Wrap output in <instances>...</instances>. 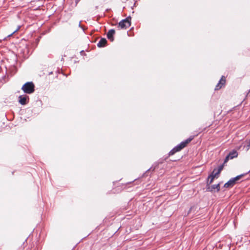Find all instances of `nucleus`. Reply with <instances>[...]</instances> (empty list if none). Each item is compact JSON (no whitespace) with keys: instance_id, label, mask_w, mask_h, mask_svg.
<instances>
[{"instance_id":"f257e3e1","label":"nucleus","mask_w":250,"mask_h":250,"mask_svg":"<svg viewBox=\"0 0 250 250\" xmlns=\"http://www.w3.org/2000/svg\"><path fill=\"white\" fill-rule=\"evenodd\" d=\"M193 139V137H190L186 140L181 142L180 144L174 147L169 152V156L174 155L176 152L180 151L181 150L183 149L184 147L187 146V145Z\"/></svg>"},{"instance_id":"f03ea898","label":"nucleus","mask_w":250,"mask_h":250,"mask_svg":"<svg viewBox=\"0 0 250 250\" xmlns=\"http://www.w3.org/2000/svg\"><path fill=\"white\" fill-rule=\"evenodd\" d=\"M21 89L26 94H31L35 91V85L32 82H27L22 85Z\"/></svg>"},{"instance_id":"7ed1b4c3","label":"nucleus","mask_w":250,"mask_h":250,"mask_svg":"<svg viewBox=\"0 0 250 250\" xmlns=\"http://www.w3.org/2000/svg\"><path fill=\"white\" fill-rule=\"evenodd\" d=\"M131 25V18L128 17L121 21L118 24V28L121 29H126Z\"/></svg>"},{"instance_id":"20e7f679","label":"nucleus","mask_w":250,"mask_h":250,"mask_svg":"<svg viewBox=\"0 0 250 250\" xmlns=\"http://www.w3.org/2000/svg\"><path fill=\"white\" fill-rule=\"evenodd\" d=\"M244 176L243 174H241L236 176L235 178H231L230 179L228 182L225 184L224 185V188H231L234 186V185L236 183V182L240 180L242 177Z\"/></svg>"},{"instance_id":"39448f33","label":"nucleus","mask_w":250,"mask_h":250,"mask_svg":"<svg viewBox=\"0 0 250 250\" xmlns=\"http://www.w3.org/2000/svg\"><path fill=\"white\" fill-rule=\"evenodd\" d=\"M238 155V154L237 151L233 150L226 157L224 160V163H227L229 159H232L234 158L237 157Z\"/></svg>"},{"instance_id":"423d86ee","label":"nucleus","mask_w":250,"mask_h":250,"mask_svg":"<svg viewBox=\"0 0 250 250\" xmlns=\"http://www.w3.org/2000/svg\"><path fill=\"white\" fill-rule=\"evenodd\" d=\"M226 82V77L224 76H222L221 78L220 79L219 83L216 85L215 90H218L220 89L223 86H224Z\"/></svg>"},{"instance_id":"0eeeda50","label":"nucleus","mask_w":250,"mask_h":250,"mask_svg":"<svg viewBox=\"0 0 250 250\" xmlns=\"http://www.w3.org/2000/svg\"><path fill=\"white\" fill-rule=\"evenodd\" d=\"M19 102L21 105H25L27 103V99L29 100L28 96H20L19 97Z\"/></svg>"},{"instance_id":"6e6552de","label":"nucleus","mask_w":250,"mask_h":250,"mask_svg":"<svg viewBox=\"0 0 250 250\" xmlns=\"http://www.w3.org/2000/svg\"><path fill=\"white\" fill-rule=\"evenodd\" d=\"M216 169H214L212 174L208 176V180L210 179L209 184H211L215 178H218L220 174H217V171L215 172Z\"/></svg>"},{"instance_id":"1a4fd4ad","label":"nucleus","mask_w":250,"mask_h":250,"mask_svg":"<svg viewBox=\"0 0 250 250\" xmlns=\"http://www.w3.org/2000/svg\"><path fill=\"white\" fill-rule=\"evenodd\" d=\"M115 33V31L114 29H110L108 31L107 33V38L111 42L114 41V35Z\"/></svg>"},{"instance_id":"9d476101","label":"nucleus","mask_w":250,"mask_h":250,"mask_svg":"<svg viewBox=\"0 0 250 250\" xmlns=\"http://www.w3.org/2000/svg\"><path fill=\"white\" fill-rule=\"evenodd\" d=\"M107 43V41L105 38H102L97 44L99 47H102L105 46Z\"/></svg>"},{"instance_id":"9b49d317","label":"nucleus","mask_w":250,"mask_h":250,"mask_svg":"<svg viewBox=\"0 0 250 250\" xmlns=\"http://www.w3.org/2000/svg\"><path fill=\"white\" fill-rule=\"evenodd\" d=\"M216 189L217 191L218 192L220 190V184L217 185H213L211 187V191Z\"/></svg>"},{"instance_id":"f8f14e48","label":"nucleus","mask_w":250,"mask_h":250,"mask_svg":"<svg viewBox=\"0 0 250 250\" xmlns=\"http://www.w3.org/2000/svg\"><path fill=\"white\" fill-rule=\"evenodd\" d=\"M226 163H223L222 165L219 167L217 171V174H220L221 171L223 170L224 167Z\"/></svg>"},{"instance_id":"ddd939ff","label":"nucleus","mask_w":250,"mask_h":250,"mask_svg":"<svg viewBox=\"0 0 250 250\" xmlns=\"http://www.w3.org/2000/svg\"><path fill=\"white\" fill-rule=\"evenodd\" d=\"M245 143L247 144V150H249L250 148V140L249 141L246 140Z\"/></svg>"},{"instance_id":"4468645a","label":"nucleus","mask_w":250,"mask_h":250,"mask_svg":"<svg viewBox=\"0 0 250 250\" xmlns=\"http://www.w3.org/2000/svg\"><path fill=\"white\" fill-rule=\"evenodd\" d=\"M19 30V28H18L17 29H16V30H15L12 33H11L10 35H9L8 36H12L13 34H14L15 32H16L18 30Z\"/></svg>"}]
</instances>
